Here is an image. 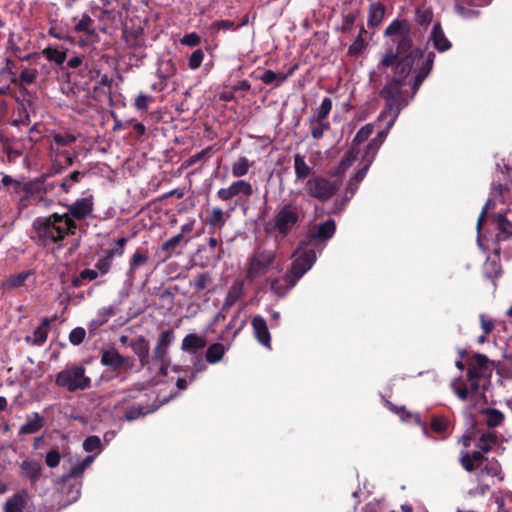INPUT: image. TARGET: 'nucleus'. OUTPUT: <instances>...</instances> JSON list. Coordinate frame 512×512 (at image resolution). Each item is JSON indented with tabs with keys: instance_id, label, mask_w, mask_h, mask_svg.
I'll use <instances>...</instances> for the list:
<instances>
[{
	"instance_id": "obj_45",
	"label": "nucleus",
	"mask_w": 512,
	"mask_h": 512,
	"mask_svg": "<svg viewBox=\"0 0 512 512\" xmlns=\"http://www.w3.org/2000/svg\"><path fill=\"white\" fill-rule=\"evenodd\" d=\"M29 275H30V271H23L18 274L11 275L5 280L4 286L7 288L20 287L24 284V282L27 280Z\"/></svg>"
},
{
	"instance_id": "obj_64",
	"label": "nucleus",
	"mask_w": 512,
	"mask_h": 512,
	"mask_svg": "<svg viewBox=\"0 0 512 512\" xmlns=\"http://www.w3.org/2000/svg\"><path fill=\"white\" fill-rule=\"evenodd\" d=\"M150 96L144 93H140L134 101V106L138 110H147L149 107Z\"/></svg>"
},
{
	"instance_id": "obj_9",
	"label": "nucleus",
	"mask_w": 512,
	"mask_h": 512,
	"mask_svg": "<svg viewBox=\"0 0 512 512\" xmlns=\"http://www.w3.org/2000/svg\"><path fill=\"white\" fill-rule=\"evenodd\" d=\"M295 256L289 274L293 280H289L288 289H292L296 285L298 280L312 268L317 259L314 247L305 242L299 244Z\"/></svg>"
},
{
	"instance_id": "obj_4",
	"label": "nucleus",
	"mask_w": 512,
	"mask_h": 512,
	"mask_svg": "<svg viewBox=\"0 0 512 512\" xmlns=\"http://www.w3.org/2000/svg\"><path fill=\"white\" fill-rule=\"evenodd\" d=\"M147 394L140 388L130 389L123 393L115 404V409L123 414L126 421H134L149 413L154 412L157 405H146Z\"/></svg>"
},
{
	"instance_id": "obj_41",
	"label": "nucleus",
	"mask_w": 512,
	"mask_h": 512,
	"mask_svg": "<svg viewBox=\"0 0 512 512\" xmlns=\"http://www.w3.org/2000/svg\"><path fill=\"white\" fill-rule=\"evenodd\" d=\"M294 169L297 179H304L311 173V168L300 154L294 155Z\"/></svg>"
},
{
	"instance_id": "obj_49",
	"label": "nucleus",
	"mask_w": 512,
	"mask_h": 512,
	"mask_svg": "<svg viewBox=\"0 0 512 512\" xmlns=\"http://www.w3.org/2000/svg\"><path fill=\"white\" fill-rule=\"evenodd\" d=\"M503 414L496 409H488L486 411V424L488 427L499 426L503 421Z\"/></svg>"
},
{
	"instance_id": "obj_60",
	"label": "nucleus",
	"mask_w": 512,
	"mask_h": 512,
	"mask_svg": "<svg viewBox=\"0 0 512 512\" xmlns=\"http://www.w3.org/2000/svg\"><path fill=\"white\" fill-rule=\"evenodd\" d=\"M330 128L329 123L325 121L316 120V124L313 126L311 130L312 137L315 139H320L323 137L324 132Z\"/></svg>"
},
{
	"instance_id": "obj_15",
	"label": "nucleus",
	"mask_w": 512,
	"mask_h": 512,
	"mask_svg": "<svg viewBox=\"0 0 512 512\" xmlns=\"http://www.w3.org/2000/svg\"><path fill=\"white\" fill-rule=\"evenodd\" d=\"M451 387L462 401H466L469 395L474 396L479 392V382L477 379L473 378H468V384L466 385H462L461 378H457L451 383Z\"/></svg>"
},
{
	"instance_id": "obj_40",
	"label": "nucleus",
	"mask_w": 512,
	"mask_h": 512,
	"mask_svg": "<svg viewBox=\"0 0 512 512\" xmlns=\"http://www.w3.org/2000/svg\"><path fill=\"white\" fill-rule=\"evenodd\" d=\"M67 50H60L54 47H46L43 49V56L50 62H54L57 65H62L66 61Z\"/></svg>"
},
{
	"instance_id": "obj_38",
	"label": "nucleus",
	"mask_w": 512,
	"mask_h": 512,
	"mask_svg": "<svg viewBox=\"0 0 512 512\" xmlns=\"http://www.w3.org/2000/svg\"><path fill=\"white\" fill-rule=\"evenodd\" d=\"M49 325L50 321L47 318L43 319L41 325L34 330L33 338L27 336L26 341L35 345H42L47 339Z\"/></svg>"
},
{
	"instance_id": "obj_14",
	"label": "nucleus",
	"mask_w": 512,
	"mask_h": 512,
	"mask_svg": "<svg viewBox=\"0 0 512 512\" xmlns=\"http://www.w3.org/2000/svg\"><path fill=\"white\" fill-rule=\"evenodd\" d=\"M68 216L73 220H82L89 216L93 211V199L92 196L77 199L75 202L67 207Z\"/></svg>"
},
{
	"instance_id": "obj_28",
	"label": "nucleus",
	"mask_w": 512,
	"mask_h": 512,
	"mask_svg": "<svg viewBox=\"0 0 512 512\" xmlns=\"http://www.w3.org/2000/svg\"><path fill=\"white\" fill-rule=\"evenodd\" d=\"M44 426V417L37 412L27 416V421L20 427L19 434H34Z\"/></svg>"
},
{
	"instance_id": "obj_10",
	"label": "nucleus",
	"mask_w": 512,
	"mask_h": 512,
	"mask_svg": "<svg viewBox=\"0 0 512 512\" xmlns=\"http://www.w3.org/2000/svg\"><path fill=\"white\" fill-rule=\"evenodd\" d=\"M338 185L322 176H316L309 179L306 183L307 193L320 201H325L332 197Z\"/></svg>"
},
{
	"instance_id": "obj_11",
	"label": "nucleus",
	"mask_w": 512,
	"mask_h": 512,
	"mask_svg": "<svg viewBox=\"0 0 512 512\" xmlns=\"http://www.w3.org/2000/svg\"><path fill=\"white\" fill-rule=\"evenodd\" d=\"M253 194L252 184L245 180H237L231 183L226 188H220L217 191V197L221 201H229L234 197L244 196L249 197Z\"/></svg>"
},
{
	"instance_id": "obj_50",
	"label": "nucleus",
	"mask_w": 512,
	"mask_h": 512,
	"mask_svg": "<svg viewBox=\"0 0 512 512\" xmlns=\"http://www.w3.org/2000/svg\"><path fill=\"white\" fill-rule=\"evenodd\" d=\"M332 109V100L328 97L324 98L317 109L315 120L325 121Z\"/></svg>"
},
{
	"instance_id": "obj_35",
	"label": "nucleus",
	"mask_w": 512,
	"mask_h": 512,
	"mask_svg": "<svg viewBox=\"0 0 512 512\" xmlns=\"http://www.w3.org/2000/svg\"><path fill=\"white\" fill-rule=\"evenodd\" d=\"M230 212L225 213L220 207H213L210 216L207 218V224L212 228L221 229L225 226Z\"/></svg>"
},
{
	"instance_id": "obj_21",
	"label": "nucleus",
	"mask_w": 512,
	"mask_h": 512,
	"mask_svg": "<svg viewBox=\"0 0 512 512\" xmlns=\"http://www.w3.org/2000/svg\"><path fill=\"white\" fill-rule=\"evenodd\" d=\"M429 39L432 41L434 48L439 52H444L451 48V42L445 36L439 22L433 25Z\"/></svg>"
},
{
	"instance_id": "obj_46",
	"label": "nucleus",
	"mask_w": 512,
	"mask_h": 512,
	"mask_svg": "<svg viewBox=\"0 0 512 512\" xmlns=\"http://www.w3.org/2000/svg\"><path fill=\"white\" fill-rule=\"evenodd\" d=\"M497 443V437L493 433H487L481 436L478 440L477 447L483 452H489L492 447Z\"/></svg>"
},
{
	"instance_id": "obj_7",
	"label": "nucleus",
	"mask_w": 512,
	"mask_h": 512,
	"mask_svg": "<svg viewBox=\"0 0 512 512\" xmlns=\"http://www.w3.org/2000/svg\"><path fill=\"white\" fill-rule=\"evenodd\" d=\"M174 341V333L171 330H164L160 333L157 345L153 351V357L149 360L147 368L150 373L164 376L167 374L170 358L168 355V348Z\"/></svg>"
},
{
	"instance_id": "obj_31",
	"label": "nucleus",
	"mask_w": 512,
	"mask_h": 512,
	"mask_svg": "<svg viewBox=\"0 0 512 512\" xmlns=\"http://www.w3.org/2000/svg\"><path fill=\"white\" fill-rule=\"evenodd\" d=\"M72 22L74 23L73 31L75 33H85L87 35H92L94 33V29L92 27L93 20L89 14L83 13L80 17H73Z\"/></svg>"
},
{
	"instance_id": "obj_8",
	"label": "nucleus",
	"mask_w": 512,
	"mask_h": 512,
	"mask_svg": "<svg viewBox=\"0 0 512 512\" xmlns=\"http://www.w3.org/2000/svg\"><path fill=\"white\" fill-rule=\"evenodd\" d=\"M276 259V250L257 247L247 259L246 278L250 281L265 275Z\"/></svg>"
},
{
	"instance_id": "obj_56",
	"label": "nucleus",
	"mask_w": 512,
	"mask_h": 512,
	"mask_svg": "<svg viewBox=\"0 0 512 512\" xmlns=\"http://www.w3.org/2000/svg\"><path fill=\"white\" fill-rule=\"evenodd\" d=\"M113 315L112 308H104L99 316L91 321V326L94 328L100 327L105 324L108 319Z\"/></svg>"
},
{
	"instance_id": "obj_37",
	"label": "nucleus",
	"mask_w": 512,
	"mask_h": 512,
	"mask_svg": "<svg viewBox=\"0 0 512 512\" xmlns=\"http://www.w3.org/2000/svg\"><path fill=\"white\" fill-rule=\"evenodd\" d=\"M227 350L228 347H225L223 344L213 343L207 348L205 359L209 364H216L222 360Z\"/></svg>"
},
{
	"instance_id": "obj_29",
	"label": "nucleus",
	"mask_w": 512,
	"mask_h": 512,
	"mask_svg": "<svg viewBox=\"0 0 512 512\" xmlns=\"http://www.w3.org/2000/svg\"><path fill=\"white\" fill-rule=\"evenodd\" d=\"M493 222L498 229V233L496 235V239L498 241L507 240L512 236V223L508 221L503 214H496L493 218Z\"/></svg>"
},
{
	"instance_id": "obj_33",
	"label": "nucleus",
	"mask_w": 512,
	"mask_h": 512,
	"mask_svg": "<svg viewBox=\"0 0 512 512\" xmlns=\"http://www.w3.org/2000/svg\"><path fill=\"white\" fill-rule=\"evenodd\" d=\"M385 15V7L379 2H375L369 5L367 24L371 27L378 26Z\"/></svg>"
},
{
	"instance_id": "obj_52",
	"label": "nucleus",
	"mask_w": 512,
	"mask_h": 512,
	"mask_svg": "<svg viewBox=\"0 0 512 512\" xmlns=\"http://www.w3.org/2000/svg\"><path fill=\"white\" fill-rule=\"evenodd\" d=\"M363 171V167L355 174V176L349 181L346 187L345 202H347L357 191L360 182L364 179H358L359 174Z\"/></svg>"
},
{
	"instance_id": "obj_44",
	"label": "nucleus",
	"mask_w": 512,
	"mask_h": 512,
	"mask_svg": "<svg viewBox=\"0 0 512 512\" xmlns=\"http://www.w3.org/2000/svg\"><path fill=\"white\" fill-rule=\"evenodd\" d=\"M1 184L3 187L10 189L14 193H20L22 190L28 191L27 186L23 185V183L20 180L15 179L6 174L2 175Z\"/></svg>"
},
{
	"instance_id": "obj_43",
	"label": "nucleus",
	"mask_w": 512,
	"mask_h": 512,
	"mask_svg": "<svg viewBox=\"0 0 512 512\" xmlns=\"http://www.w3.org/2000/svg\"><path fill=\"white\" fill-rule=\"evenodd\" d=\"M289 280H293L291 275H287L281 279L272 280L270 285L271 291L274 292L278 297L284 296L290 290L288 289Z\"/></svg>"
},
{
	"instance_id": "obj_55",
	"label": "nucleus",
	"mask_w": 512,
	"mask_h": 512,
	"mask_svg": "<svg viewBox=\"0 0 512 512\" xmlns=\"http://www.w3.org/2000/svg\"><path fill=\"white\" fill-rule=\"evenodd\" d=\"M61 455L58 449H51L45 455V464L49 468H55L60 464Z\"/></svg>"
},
{
	"instance_id": "obj_26",
	"label": "nucleus",
	"mask_w": 512,
	"mask_h": 512,
	"mask_svg": "<svg viewBox=\"0 0 512 512\" xmlns=\"http://www.w3.org/2000/svg\"><path fill=\"white\" fill-rule=\"evenodd\" d=\"M478 480L484 477V475L490 476L491 478L496 477L499 481L504 479L500 464L495 459H485V463L478 469Z\"/></svg>"
},
{
	"instance_id": "obj_17",
	"label": "nucleus",
	"mask_w": 512,
	"mask_h": 512,
	"mask_svg": "<svg viewBox=\"0 0 512 512\" xmlns=\"http://www.w3.org/2000/svg\"><path fill=\"white\" fill-rule=\"evenodd\" d=\"M252 327L254 330V335L257 338V340L266 348H271V336L266 324L265 319L260 316L256 315L252 319Z\"/></svg>"
},
{
	"instance_id": "obj_13",
	"label": "nucleus",
	"mask_w": 512,
	"mask_h": 512,
	"mask_svg": "<svg viewBox=\"0 0 512 512\" xmlns=\"http://www.w3.org/2000/svg\"><path fill=\"white\" fill-rule=\"evenodd\" d=\"M101 363L114 369L119 367L130 369L133 367V361L130 358L123 357L114 347L101 350Z\"/></svg>"
},
{
	"instance_id": "obj_63",
	"label": "nucleus",
	"mask_w": 512,
	"mask_h": 512,
	"mask_svg": "<svg viewBox=\"0 0 512 512\" xmlns=\"http://www.w3.org/2000/svg\"><path fill=\"white\" fill-rule=\"evenodd\" d=\"M112 262L113 261L106 256L99 259L95 264L97 272H99L101 275L107 274L111 268Z\"/></svg>"
},
{
	"instance_id": "obj_19",
	"label": "nucleus",
	"mask_w": 512,
	"mask_h": 512,
	"mask_svg": "<svg viewBox=\"0 0 512 512\" xmlns=\"http://www.w3.org/2000/svg\"><path fill=\"white\" fill-rule=\"evenodd\" d=\"M51 150L53 152H60V149L70 147L77 139V137L67 131H53L50 134Z\"/></svg>"
},
{
	"instance_id": "obj_53",
	"label": "nucleus",
	"mask_w": 512,
	"mask_h": 512,
	"mask_svg": "<svg viewBox=\"0 0 512 512\" xmlns=\"http://www.w3.org/2000/svg\"><path fill=\"white\" fill-rule=\"evenodd\" d=\"M204 59V52L201 49H196L192 52L188 60V66L191 70L198 69Z\"/></svg>"
},
{
	"instance_id": "obj_48",
	"label": "nucleus",
	"mask_w": 512,
	"mask_h": 512,
	"mask_svg": "<svg viewBox=\"0 0 512 512\" xmlns=\"http://www.w3.org/2000/svg\"><path fill=\"white\" fill-rule=\"evenodd\" d=\"M238 26L230 20H218L211 24L210 31L212 33H218L220 31L237 30Z\"/></svg>"
},
{
	"instance_id": "obj_12",
	"label": "nucleus",
	"mask_w": 512,
	"mask_h": 512,
	"mask_svg": "<svg viewBox=\"0 0 512 512\" xmlns=\"http://www.w3.org/2000/svg\"><path fill=\"white\" fill-rule=\"evenodd\" d=\"M20 475L27 479L31 484L37 483L43 474V465L41 462L32 457H25L19 463Z\"/></svg>"
},
{
	"instance_id": "obj_61",
	"label": "nucleus",
	"mask_w": 512,
	"mask_h": 512,
	"mask_svg": "<svg viewBox=\"0 0 512 512\" xmlns=\"http://www.w3.org/2000/svg\"><path fill=\"white\" fill-rule=\"evenodd\" d=\"M86 335V331L82 327L74 328L69 334V341L73 345H79L83 342Z\"/></svg>"
},
{
	"instance_id": "obj_27",
	"label": "nucleus",
	"mask_w": 512,
	"mask_h": 512,
	"mask_svg": "<svg viewBox=\"0 0 512 512\" xmlns=\"http://www.w3.org/2000/svg\"><path fill=\"white\" fill-rule=\"evenodd\" d=\"M130 347L138 356L142 367H147L149 364V344L147 340L140 336L130 343Z\"/></svg>"
},
{
	"instance_id": "obj_32",
	"label": "nucleus",
	"mask_w": 512,
	"mask_h": 512,
	"mask_svg": "<svg viewBox=\"0 0 512 512\" xmlns=\"http://www.w3.org/2000/svg\"><path fill=\"white\" fill-rule=\"evenodd\" d=\"M243 293L244 283L242 281L234 282L229 288L227 295L224 299V308H230L234 306L237 303V301L243 296Z\"/></svg>"
},
{
	"instance_id": "obj_22",
	"label": "nucleus",
	"mask_w": 512,
	"mask_h": 512,
	"mask_svg": "<svg viewBox=\"0 0 512 512\" xmlns=\"http://www.w3.org/2000/svg\"><path fill=\"white\" fill-rule=\"evenodd\" d=\"M206 346V339L195 333L186 335L181 344V349L190 354H197Z\"/></svg>"
},
{
	"instance_id": "obj_47",
	"label": "nucleus",
	"mask_w": 512,
	"mask_h": 512,
	"mask_svg": "<svg viewBox=\"0 0 512 512\" xmlns=\"http://www.w3.org/2000/svg\"><path fill=\"white\" fill-rule=\"evenodd\" d=\"M102 448L101 440L98 436H89L83 441V449L86 452L100 453Z\"/></svg>"
},
{
	"instance_id": "obj_62",
	"label": "nucleus",
	"mask_w": 512,
	"mask_h": 512,
	"mask_svg": "<svg viewBox=\"0 0 512 512\" xmlns=\"http://www.w3.org/2000/svg\"><path fill=\"white\" fill-rule=\"evenodd\" d=\"M201 42V38L200 36L195 33V32H192V33H188L186 35H184L181 39H180V43L182 45H186V46H190V47H194V46H197L199 45Z\"/></svg>"
},
{
	"instance_id": "obj_30",
	"label": "nucleus",
	"mask_w": 512,
	"mask_h": 512,
	"mask_svg": "<svg viewBox=\"0 0 512 512\" xmlns=\"http://www.w3.org/2000/svg\"><path fill=\"white\" fill-rule=\"evenodd\" d=\"M295 68L296 66L290 69V71L287 74L283 72H274L272 70H266L261 75L260 80L266 85L274 84L276 87H278L282 85L290 75H292Z\"/></svg>"
},
{
	"instance_id": "obj_25",
	"label": "nucleus",
	"mask_w": 512,
	"mask_h": 512,
	"mask_svg": "<svg viewBox=\"0 0 512 512\" xmlns=\"http://www.w3.org/2000/svg\"><path fill=\"white\" fill-rule=\"evenodd\" d=\"M95 456L89 455L85 458L78 457L75 464L63 475V480L78 478L82 476L84 471L94 462Z\"/></svg>"
},
{
	"instance_id": "obj_2",
	"label": "nucleus",
	"mask_w": 512,
	"mask_h": 512,
	"mask_svg": "<svg viewBox=\"0 0 512 512\" xmlns=\"http://www.w3.org/2000/svg\"><path fill=\"white\" fill-rule=\"evenodd\" d=\"M406 86L407 85L400 79H391L381 90L380 95L385 100L386 105L379 114L378 121L385 119L390 114H392V117L387 122L386 128L378 132L377 135L365 145L362 155V163L364 164L363 171L359 174L358 179L366 176L379 148L384 143L400 112L413 99L410 98L411 94L407 95Z\"/></svg>"
},
{
	"instance_id": "obj_54",
	"label": "nucleus",
	"mask_w": 512,
	"mask_h": 512,
	"mask_svg": "<svg viewBox=\"0 0 512 512\" xmlns=\"http://www.w3.org/2000/svg\"><path fill=\"white\" fill-rule=\"evenodd\" d=\"M211 282V277L207 273H201L193 281V287L197 292L203 291Z\"/></svg>"
},
{
	"instance_id": "obj_1",
	"label": "nucleus",
	"mask_w": 512,
	"mask_h": 512,
	"mask_svg": "<svg viewBox=\"0 0 512 512\" xmlns=\"http://www.w3.org/2000/svg\"><path fill=\"white\" fill-rule=\"evenodd\" d=\"M384 35L396 44V51L386 53L380 64L384 67L394 66L395 75L392 79H400L408 85L410 98H413L432 70L435 53L412 49L410 28L406 20L394 19L385 29Z\"/></svg>"
},
{
	"instance_id": "obj_18",
	"label": "nucleus",
	"mask_w": 512,
	"mask_h": 512,
	"mask_svg": "<svg viewBox=\"0 0 512 512\" xmlns=\"http://www.w3.org/2000/svg\"><path fill=\"white\" fill-rule=\"evenodd\" d=\"M336 230V225L333 220H327L324 223L318 225L317 230L311 234L308 244L314 248L317 245V241H327L330 239Z\"/></svg>"
},
{
	"instance_id": "obj_39",
	"label": "nucleus",
	"mask_w": 512,
	"mask_h": 512,
	"mask_svg": "<svg viewBox=\"0 0 512 512\" xmlns=\"http://www.w3.org/2000/svg\"><path fill=\"white\" fill-rule=\"evenodd\" d=\"M374 131V125L369 123L363 126L355 135L353 142H352V148L357 150V153H364V151H361L360 145L363 144L368 140V138L371 136V134Z\"/></svg>"
},
{
	"instance_id": "obj_5",
	"label": "nucleus",
	"mask_w": 512,
	"mask_h": 512,
	"mask_svg": "<svg viewBox=\"0 0 512 512\" xmlns=\"http://www.w3.org/2000/svg\"><path fill=\"white\" fill-rule=\"evenodd\" d=\"M304 219L302 206L296 202H289L281 205L275 216L273 229L276 231V238L282 239L295 232Z\"/></svg>"
},
{
	"instance_id": "obj_23",
	"label": "nucleus",
	"mask_w": 512,
	"mask_h": 512,
	"mask_svg": "<svg viewBox=\"0 0 512 512\" xmlns=\"http://www.w3.org/2000/svg\"><path fill=\"white\" fill-rule=\"evenodd\" d=\"M483 451H475L472 455H469L468 453L461 452L460 455V461L463 466V468L471 472L475 469H479L481 465L485 463V457L483 456Z\"/></svg>"
},
{
	"instance_id": "obj_3",
	"label": "nucleus",
	"mask_w": 512,
	"mask_h": 512,
	"mask_svg": "<svg viewBox=\"0 0 512 512\" xmlns=\"http://www.w3.org/2000/svg\"><path fill=\"white\" fill-rule=\"evenodd\" d=\"M33 227L44 244H49L61 241L69 234H74L77 225L68 214L53 213L48 217L35 219Z\"/></svg>"
},
{
	"instance_id": "obj_34",
	"label": "nucleus",
	"mask_w": 512,
	"mask_h": 512,
	"mask_svg": "<svg viewBox=\"0 0 512 512\" xmlns=\"http://www.w3.org/2000/svg\"><path fill=\"white\" fill-rule=\"evenodd\" d=\"M490 2V0H482L480 3L475 4L473 7H470L468 3L465 1H459L455 4V10L458 15H460L462 18L470 19L474 18L478 15V10L475 9V6H482L487 5Z\"/></svg>"
},
{
	"instance_id": "obj_16",
	"label": "nucleus",
	"mask_w": 512,
	"mask_h": 512,
	"mask_svg": "<svg viewBox=\"0 0 512 512\" xmlns=\"http://www.w3.org/2000/svg\"><path fill=\"white\" fill-rule=\"evenodd\" d=\"M505 192H506V187L501 184L498 186H494L492 188V198H489L486 201V203L482 209V212L479 215L478 221H477L478 242H480V228L484 221L486 211L488 209H490L491 207H494L497 200H499L501 202H505L506 198H507L505 195Z\"/></svg>"
},
{
	"instance_id": "obj_57",
	"label": "nucleus",
	"mask_w": 512,
	"mask_h": 512,
	"mask_svg": "<svg viewBox=\"0 0 512 512\" xmlns=\"http://www.w3.org/2000/svg\"><path fill=\"white\" fill-rule=\"evenodd\" d=\"M449 421L443 417L435 416L431 421V428L437 433H444L447 431Z\"/></svg>"
},
{
	"instance_id": "obj_42",
	"label": "nucleus",
	"mask_w": 512,
	"mask_h": 512,
	"mask_svg": "<svg viewBox=\"0 0 512 512\" xmlns=\"http://www.w3.org/2000/svg\"><path fill=\"white\" fill-rule=\"evenodd\" d=\"M253 165L246 157H239L236 162L232 164L231 172L236 178L245 176L251 166Z\"/></svg>"
},
{
	"instance_id": "obj_51",
	"label": "nucleus",
	"mask_w": 512,
	"mask_h": 512,
	"mask_svg": "<svg viewBox=\"0 0 512 512\" xmlns=\"http://www.w3.org/2000/svg\"><path fill=\"white\" fill-rule=\"evenodd\" d=\"M364 28L362 27L361 28V32L360 34L358 35V37L355 39V41L349 46L348 48V54L350 56H358L359 54H361L363 52V50L365 49V41L362 37V32H363Z\"/></svg>"
},
{
	"instance_id": "obj_36",
	"label": "nucleus",
	"mask_w": 512,
	"mask_h": 512,
	"mask_svg": "<svg viewBox=\"0 0 512 512\" xmlns=\"http://www.w3.org/2000/svg\"><path fill=\"white\" fill-rule=\"evenodd\" d=\"M362 155L363 153H357V150L351 147V149L345 154V156L342 158L341 162L339 163L335 175L339 176L343 174L348 168L351 167V165L358 160L360 156V163L362 166L364 165L362 163Z\"/></svg>"
},
{
	"instance_id": "obj_24",
	"label": "nucleus",
	"mask_w": 512,
	"mask_h": 512,
	"mask_svg": "<svg viewBox=\"0 0 512 512\" xmlns=\"http://www.w3.org/2000/svg\"><path fill=\"white\" fill-rule=\"evenodd\" d=\"M149 260L148 253L142 250H136L129 261V268L126 272V276L130 282L135 279L136 271L147 264Z\"/></svg>"
},
{
	"instance_id": "obj_59",
	"label": "nucleus",
	"mask_w": 512,
	"mask_h": 512,
	"mask_svg": "<svg viewBox=\"0 0 512 512\" xmlns=\"http://www.w3.org/2000/svg\"><path fill=\"white\" fill-rule=\"evenodd\" d=\"M433 13L429 9L417 10L416 21L421 26H427L431 23Z\"/></svg>"
},
{
	"instance_id": "obj_6",
	"label": "nucleus",
	"mask_w": 512,
	"mask_h": 512,
	"mask_svg": "<svg viewBox=\"0 0 512 512\" xmlns=\"http://www.w3.org/2000/svg\"><path fill=\"white\" fill-rule=\"evenodd\" d=\"M55 383L69 392H76L90 388L91 379L86 376L82 365L73 364L65 366L56 375Z\"/></svg>"
},
{
	"instance_id": "obj_20",
	"label": "nucleus",
	"mask_w": 512,
	"mask_h": 512,
	"mask_svg": "<svg viewBox=\"0 0 512 512\" xmlns=\"http://www.w3.org/2000/svg\"><path fill=\"white\" fill-rule=\"evenodd\" d=\"M27 491L22 489L14 493L4 504L3 512H24L27 503Z\"/></svg>"
},
{
	"instance_id": "obj_58",
	"label": "nucleus",
	"mask_w": 512,
	"mask_h": 512,
	"mask_svg": "<svg viewBox=\"0 0 512 512\" xmlns=\"http://www.w3.org/2000/svg\"><path fill=\"white\" fill-rule=\"evenodd\" d=\"M183 238L184 237L180 233L174 235L162 244V251L171 253L179 245Z\"/></svg>"
}]
</instances>
